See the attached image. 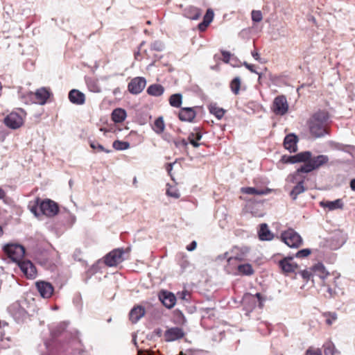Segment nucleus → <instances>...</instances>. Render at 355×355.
Masks as SVG:
<instances>
[{
  "mask_svg": "<svg viewBox=\"0 0 355 355\" xmlns=\"http://www.w3.org/2000/svg\"><path fill=\"white\" fill-rule=\"evenodd\" d=\"M329 119V113L319 110L310 118L308 124L311 135L315 138L324 137L327 134V125Z\"/></svg>",
  "mask_w": 355,
  "mask_h": 355,
  "instance_id": "f257e3e1",
  "label": "nucleus"
},
{
  "mask_svg": "<svg viewBox=\"0 0 355 355\" xmlns=\"http://www.w3.org/2000/svg\"><path fill=\"white\" fill-rule=\"evenodd\" d=\"M329 162V157L327 155H320L313 158L309 159V161L306 163H304L302 166H301L295 172V173L293 175V178H295L296 176L299 175L300 173H309L313 171L315 169L320 168L324 164H327Z\"/></svg>",
  "mask_w": 355,
  "mask_h": 355,
  "instance_id": "f03ea898",
  "label": "nucleus"
},
{
  "mask_svg": "<svg viewBox=\"0 0 355 355\" xmlns=\"http://www.w3.org/2000/svg\"><path fill=\"white\" fill-rule=\"evenodd\" d=\"M248 249L244 248H233L230 252H227L221 255L218 256L217 260H223L226 259L228 266H233L234 267L235 261H243L247 256Z\"/></svg>",
  "mask_w": 355,
  "mask_h": 355,
  "instance_id": "7ed1b4c3",
  "label": "nucleus"
},
{
  "mask_svg": "<svg viewBox=\"0 0 355 355\" xmlns=\"http://www.w3.org/2000/svg\"><path fill=\"white\" fill-rule=\"evenodd\" d=\"M264 299L262 297L259 293L252 295L250 293H245L242 299V304L243 309L246 311V314L250 313L258 304L259 307L263 306Z\"/></svg>",
  "mask_w": 355,
  "mask_h": 355,
  "instance_id": "20e7f679",
  "label": "nucleus"
},
{
  "mask_svg": "<svg viewBox=\"0 0 355 355\" xmlns=\"http://www.w3.org/2000/svg\"><path fill=\"white\" fill-rule=\"evenodd\" d=\"M3 250L7 256L14 262L17 263L21 261L25 254L24 248L17 243L6 244Z\"/></svg>",
  "mask_w": 355,
  "mask_h": 355,
  "instance_id": "39448f33",
  "label": "nucleus"
},
{
  "mask_svg": "<svg viewBox=\"0 0 355 355\" xmlns=\"http://www.w3.org/2000/svg\"><path fill=\"white\" fill-rule=\"evenodd\" d=\"M288 107L286 97L284 95H280L275 98L271 110L275 115L284 116L288 112Z\"/></svg>",
  "mask_w": 355,
  "mask_h": 355,
  "instance_id": "423d86ee",
  "label": "nucleus"
},
{
  "mask_svg": "<svg viewBox=\"0 0 355 355\" xmlns=\"http://www.w3.org/2000/svg\"><path fill=\"white\" fill-rule=\"evenodd\" d=\"M282 241L291 248H298L302 243V239L293 230L290 229L282 234Z\"/></svg>",
  "mask_w": 355,
  "mask_h": 355,
  "instance_id": "0eeeda50",
  "label": "nucleus"
},
{
  "mask_svg": "<svg viewBox=\"0 0 355 355\" xmlns=\"http://www.w3.org/2000/svg\"><path fill=\"white\" fill-rule=\"evenodd\" d=\"M59 211L58 205L53 200L47 199L41 201L40 204V211L42 214L49 217L55 216Z\"/></svg>",
  "mask_w": 355,
  "mask_h": 355,
  "instance_id": "6e6552de",
  "label": "nucleus"
},
{
  "mask_svg": "<svg viewBox=\"0 0 355 355\" xmlns=\"http://www.w3.org/2000/svg\"><path fill=\"white\" fill-rule=\"evenodd\" d=\"M123 250L122 249H115L108 253L105 257V263L110 267L115 266L123 261Z\"/></svg>",
  "mask_w": 355,
  "mask_h": 355,
  "instance_id": "1a4fd4ad",
  "label": "nucleus"
},
{
  "mask_svg": "<svg viewBox=\"0 0 355 355\" xmlns=\"http://www.w3.org/2000/svg\"><path fill=\"white\" fill-rule=\"evenodd\" d=\"M146 85V80L144 77H135L128 83V89L132 94H140Z\"/></svg>",
  "mask_w": 355,
  "mask_h": 355,
  "instance_id": "9d476101",
  "label": "nucleus"
},
{
  "mask_svg": "<svg viewBox=\"0 0 355 355\" xmlns=\"http://www.w3.org/2000/svg\"><path fill=\"white\" fill-rule=\"evenodd\" d=\"M4 123L10 128L17 129L23 124V119L19 114L11 112L4 119Z\"/></svg>",
  "mask_w": 355,
  "mask_h": 355,
  "instance_id": "9b49d317",
  "label": "nucleus"
},
{
  "mask_svg": "<svg viewBox=\"0 0 355 355\" xmlns=\"http://www.w3.org/2000/svg\"><path fill=\"white\" fill-rule=\"evenodd\" d=\"M279 266L286 274L295 272L297 268V264L294 261L293 258L291 257H286L279 261Z\"/></svg>",
  "mask_w": 355,
  "mask_h": 355,
  "instance_id": "f8f14e48",
  "label": "nucleus"
},
{
  "mask_svg": "<svg viewBox=\"0 0 355 355\" xmlns=\"http://www.w3.org/2000/svg\"><path fill=\"white\" fill-rule=\"evenodd\" d=\"M18 265L23 273L30 279H34L36 277L37 270L33 263L30 261H19Z\"/></svg>",
  "mask_w": 355,
  "mask_h": 355,
  "instance_id": "ddd939ff",
  "label": "nucleus"
},
{
  "mask_svg": "<svg viewBox=\"0 0 355 355\" xmlns=\"http://www.w3.org/2000/svg\"><path fill=\"white\" fill-rule=\"evenodd\" d=\"M36 287L40 295L44 298H49L54 291L51 284L46 282H37Z\"/></svg>",
  "mask_w": 355,
  "mask_h": 355,
  "instance_id": "4468645a",
  "label": "nucleus"
},
{
  "mask_svg": "<svg viewBox=\"0 0 355 355\" xmlns=\"http://www.w3.org/2000/svg\"><path fill=\"white\" fill-rule=\"evenodd\" d=\"M184 336L182 329L180 327H172L167 329L164 333V339L166 342H172L182 338Z\"/></svg>",
  "mask_w": 355,
  "mask_h": 355,
  "instance_id": "2eb2a0df",
  "label": "nucleus"
},
{
  "mask_svg": "<svg viewBox=\"0 0 355 355\" xmlns=\"http://www.w3.org/2000/svg\"><path fill=\"white\" fill-rule=\"evenodd\" d=\"M159 298L164 306L168 309L173 308L176 302V297L173 293L169 291H163L160 292Z\"/></svg>",
  "mask_w": 355,
  "mask_h": 355,
  "instance_id": "dca6fc26",
  "label": "nucleus"
},
{
  "mask_svg": "<svg viewBox=\"0 0 355 355\" xmlns=\"http://www.w3.org/2000/svg\"><path fill=\"white\" fill-rule=\"evenodd\" d=\"M68 98L71 103L77 105H83L86 100L85 94L76 89H73L69 92Z\"/></svg>",
  "mask_w": 355,
  "mask_h": 355,
  "instance_id": "f3484780",
  "label": "nucleus"
},
{
  "mask_svg": "<svg viewBox=\"0 0 355 355\" xmlns=\"http://www.w3.org/2000/svg\"><path fill=\"white\" fill-rule=\"evenodd\" d=\"M320 206L324 209H327L328 211H334L336 209H343L344 207V202L342 199H336L333 201L322 200L320 202Z\"/></svg>",
  "mask_w": 355,
  "mask_h": 355,
  "instance_id": "a211bd4d",
  "label": "nucleus"
},
{
  "mask_svg": "<svg viewBox=\"0 0 355 355\" xmlns=\"http://www.w3.org/2000/svg\"><path fill=\"white\" fill-rule=\"evenodd\" d=\"M35 94V103L44 105L48 98L50 97L51 93L49 89L45 87H41L36 90Z\"/></svg>",
  "mask_w": 355,
  "mask_h": 355,
  "instance_id": "6ab92c4d",
  "label": "nucleus"
},
{
  "mask_svg": "<svg viewBox=\"0 0 355 355\" xmlns=\"http://www.w3.org/2000/svg\"><path fill=\"white\" fill-rule=\"evenodd\" d=\"M297 137L294 134L286 135L284 140L285 148L291 153H294L297 150Z\"/></svg>",
  "mask_w": 355,
  "mask_h": 355,
  "instance_id": "aec40b11",
  "label": "nucleus"
},
{
  "mask_svg": "<svg viewBox=\"0 0 355 355\" xmlns=\"http://www.w3.org/2000/svg\"><path fill=\"white\" fill-rule=\"evenodd\" d=\"M196 113L192 107H182L179 112V119L182 121L191 122L196 117Z\"/></svg>",
  "mask_w": 355,
  "mask_h": 355,
  "instance_id": "412c9836",
  "label": "nucleus"
},
{
  "mask_svg": "<svg viewBox=\"0 0 355 355\" xmlns=\"http://www.w3.org/2000/svg\"><path fill=\"white\" fill-rule=\"evenodd\" d=\"M145 315V309L142 306L132 308L129 313L130 320L132 323H137Z\"/></svg>",
  "mask_w": 355,
  "mask_h": 355,
  "instance_id": "4be33fe9",
  "label": "nucleus"
},
{
  "mask_svg": "<svg viewBox=\"0 0 355 355\" xmlns=\"http://www.w3.org/2000/svg\"><path fill=\"white\" fill-rule=\"evenodd\" d=\"M241 191L243 193L248 195L264 196L270 193L272 191V189L269 188L259 189L254 187H242L241 189Z\"/></svg>",
  "mask_w": 355,
  "mask_h": 355,
  "instance_id": "5701e85b",
  "label": "nucleus"
},
{
  "mask_svg": "<svg viewBox=\"0 0 355 355\" xmlns=\"http://www.w3.org/2000/svg\"><path fill=\"white\" fill-rule=\"evenodd\" d=\"M313 270V278L318 277L320 279L324 280L329 273L326 270L322 263H318L312 268Z\"/></svg>",
  "mask_w": 355,
  "mask_h": 355,
  "instance_id": "b1692460",
  "label": "nucleus"
},
{
  "mask_svg": "<svg viewBox=\"0 0 355 355\" xmlns=\"http://www.w3.org/2000/svg\"><path fill=\"white\" fill-rule=\"evenodd\" d=\"M259 237L261 241H271L273 239V234L268 229L267 224H261L259 231Z\"/></svg>",
  "mask_w": 355,
  "mask_h": 355,
  "instance_id": "393cba45",
  "label": "nucleus"
},
{
  "mask_svg": "<svg viewBox=\"0 0 355 355\" xmlns=\"http://www.w3.org/2000/svg\"><path fill=\"white\" fill-rule=\"evenodd\" d=\"M126 112L121 108H116L112 113V119L115 123H121L126 118Z\"/></svg>",
  "mask_w": 355,
  "mask_h": 355,
  "instance_id": "a878e982",
  "label": "nucleus"
},
{
  "mask_svg": "<svg viewBox=\"0 0 355 355\" xmlns=\"http://www.w3.org/2000/svg\"><path fill=\"white\" fill-rule=\"evenodd\" d=\"M164 88L159 84L150 85L147 89V93L153 96H160L164 94Z\"/></svg>",
  "mask_w": 355,
  "mask_h": 355,
  "instance_id": "bb28decb",
  "label": "nucleus"
},
{
  "mask_svg": "<svg viewBox=\"0 0 355 355\" xmlns=\"http://www.w3.org/2000/svg\"><path fill=\"white\" fill-rule=\"evenodd\" d=\"M305 191L304 186V180H300L297 184L293 187L290 193V196L293 200H295L298 195Z\"/></svg>",
  "mask_w": 355,
  "mask_h": 355,
  "instance_id": "cd10ccee",
  "label": "nucleus"
},
{
  "mask_svg": "<svg viewBox=\"0 0 355 355\" xmlns=\"http://www.w3.org/2000/svg\"><path fill=\"white\" fill-rule=\"evenodd\" d=\"M168 101L171 106L179 108L182 103V95L180 93L172 94Z\"/></svg>",
  "mask_w": 355,
  "mask_h": 355,
  "instance_id": "c85d7f7f",
  "label": "nucleus"
},
{
  "mask_svg": "<svg viewBox=\"0 0 355 355\" xmlns=\"http://www.w3.org/2000/svg\"><path fill=\"white\" fill-rule=\"evenodd\" d=\"M209 112L214 114L218 119H221L225 114V110L219 107L216 104H211L209 106Z\"/></svg>",
  "mask_w": 355,
  "mask_h": 355,
  "instance_id": "c756f323",
  "label": "nucleus"
},
{
  "mask_svg": "<svg viewBox=\"0 0 355 355\" xmlns=\"http://www.w3.org/2000/svg\"><path fill=\"white\" fill-rule=\"evenodd\" d=\"M311 155H312V154L310 151H304V152H301V153H299L293 155V158L295 159V161H297V162L306 163L311 159Z\"/></svg>",
  "mask_w": 355,
  "mask_h": 355,
  "instance_id": "7c9ffc66",
  "label": "nucleus"
},
{
  "mask_svg": "<svg viewBox=\"0 0 355 355\" xmlns=\"http://www.w3.org/2000/svg\"><path fill=\"white\" fill-rule=\"evenodd\" d=\"M19 97L26 104L31 103H35V94L31 92H26V93H22L20 91L18 92Z\"/></svg>",
  "mask_w": 355,
  "mask_h": 355,
  "instance_id": "2f4dec72",
  "label": "nucleus"
},
{
  "mask_svg": "<svg viewBox=\"0 0 355 355\" xmlns=\"http://www.w3.org/2000/svg\"><path fill=\"white\" fill-rule=\"evenodd\" d=\"M201 11L200 9L196 7H190L186 11V16L193 20L198 19L201 15Z\"/></svg>",
  "mask_w": 355,
  "mask_h": 355,
  "instance_id": "473e14b6",
  "label": "nucleus"
},
{
  "mask_svg": "<svg viewBox=\"0 0 355 355\" xmlns=\"http://www.w3.org/2000/svg\"><path fill=\"white\" fill-rule=\"evenodd\" d=\"M237 269L240 274L245 275H251L254 272V270L250 263L239 265Z\"/></svg>",
  "mask_w": 355,
  "mask_h": 355,
  "instance_id": "72a5a7b5",
  "label": "nucleus"
},
{
  "mask_svg": "<svg viewBox=\"0 0 355 355\" xmlns=\"http://www.w3.org/2000/svg\"><path fill=\"white\" fill-rule=\"evenodd\" d=\"M40 200L39 198H37L34 202H30L28 204V209L31 213H33L35 216H39L41 212H39L40 210Z\"/></svg>",
  "mask_w": 355,
  "mask_h": 355,
  "instance_id": "f704fd0d",
  "label": "nucleus"
},
{
  "mask_svg": "<svg viewBox=\"0 0 355 355\" xmlns=\"http://www.w3.org/2000/svg\"><path fill=\"white\" fill-rule=\"evenodd\" d=\"M322 347L324 349V355H334L335 354L336 347H335L334 344L331 341L329 340V341L325 342L323 344Z\"/></svg>",
  "mask_w": 355,
  "mask_h": 355,
  "instance_id": "c9c22d12",
  "label": "nucleus"
},
{
  "mask_svg": "<svg viewBox=\"0 0 355 355\" xmlns=\"http://www.w3.org/2000/svg\"><path fill=\"white\" fill-rule=\"evenodd\" d=\"M165 128L164 122L162 117L157 118L155 122L153 125V130L157 133L161 134L163 132Z\"/></svg>",
  "mask_w": 355,
  "mask_h": 355,
  "instance_id": "e433bc0d",
  "label": "nucleus"
},
{
  "mask_svg": "<svg viewBox=\"0 0 355 355\" xmlns=\"http://www.w3.org/2000/svg\"><path fill=\"white\" fill-rule=\"evenodd\" d=\"M130 143L120 140H116L113 142L112 146L116 150H124L130 148Z\"/></svg>",
  "mask_w": 355,
  "mask_h": 355,
  "instance_id": "4c0bfd02",
  "label": "nucleus"
},
{
  "mask_svg": "<svg viewBox=\"0 0 355 355\" xmlns=\"http://www.w3.org/2000/svg\"><path fill=\"white\" fill-rule=\"evenodd\" d=\"M241 87V79L239 77L234 78L231 83H230V88L232 92L234 94H238L240 90Z\"/></svg>",
  "mask_w": 355,
  "mask_h": 355,
  "instance_id": "58836bf2",
  "label": "nucleus"
},
{
  "mask_svg": "<svg viewBox=\"0 0 355 355\" xmlns=\"http://www.w3.org/2000/svg\"><path fill=\"white\" fill-rule=\"evenodd\" d=\"M89 145L93 150H96L97 152H104L106 153H110L111 152L110 150L106 149L103 146L95 141H90Z\"/></svg>",
  "mask_w": 355,
  "mask_h": 355,
  "instance_id": "ea45409f",
  "label": "nucleus"
},
{
  "mask_svg": "<svg viewBox=\"0 0 355 355\" xmlns=\"http://www.w3.org/2000/svg\"><path fill=\"white\" fill-rule=\"evenodd\" d=\"M167 186L166 195L174 198H178L180 197L178 189L175 187L170 186L168 184Z\"/></svg>",
  "mask_w": 355,
  "mask_h": 355,
  "instance_id": "a19ab883",
  "label": "nucleus"
},
{
  "mask_svg": "<svg viewBox=\"0 0 355 355\" xmlns=\"http://www.w3.org/2000/svg\"><path fill=\"white\" fill-rule=\"evenodd\" d=\"M324 316L326 318L325 322L328 325H331L337 320V315L335 313H328Z\"/></svg>",
  "mask_w": 355,
  "mask_h": 355,
  "instance_id": "79ce46f5",
  "label": "nucleus"
},
{
  "mask_svg": "<svg viewBox=\"0 0 355 355\" xmlns=\"http://www.w3.org/2000/svg\"><path fill=\"white\" fill-rule=\"evenodd\" d=\"M214 18V12L211 9H208L205 15L204 16L203 21L204 24L207 25H209V24L212 21Z\"/></svg>",
  "mask_w": 355,
  "mask_h": 355,
  "instance_id": "37998d69",
  "label": "nucleus"
},
{
  "mask_svg": "<svg viewBox=\"0 0 355 355\" xmlns=\"http://www.w3.org/2000/svg\"><path fill=\"white\" fill-rule=\"evenodd\" d=\"M164 49V44L160 41H155L151 44V49L162 51Z\"/></svg>",
  "mask_w": 355,
  "mask_h": 355,
  "instance_id": "c03bdc74",
  "label": "nucleus"
},
{
  "mask_svg": "<svg viewBox=\"0 0 355 355\" xmlns=\"http://www.w3.org/2000/svg\"><path fill=\"white\" fill-rule=\"evenodd\" d=\"M252 19L254 22H259L262 20V14L259 10H252Z\"/></svg>",
  "mask_w": 355,
  "mask_h": 355,
  "instance_id": "a18cd8bd",
  "label": "nucleus"
},
{
  "mask_svg": "<svg viewBox=\"0 0 355 355\" xmlns=\"http://www.w3.org/2000/svg\"><path fill=\"white\" fill-rule=\"evenodd\" d=\"M306 355H322V353L320 348H314L311 347L306 351Z\"/></svg>",
  "mask_w": 355,
  "mask_h": 355,
  "instance_id": "49530a36",
  "label": "nucleus"
},
{
  "mask_svg": "<svg viewBox=\"0 0 355 355\" xmlns=\"http://www.w3.org/2000/svg\"><path fill=\"white\" fill-rule=\"evenodd\" d=\"M329 146L333 149L345 151V146L342 144L331 141L329 142Z\"/></svg>",
  "mask_w": 355,
  "mask_h": 355,
  "instance_id": "de8ad7c7",
  "label": "nucleus"
},
{
  "mask_svg": "<svg viewBox=\"0 0 355 355\" xmlns=\"http://www.w3.org/2000/svg\"><path fill=\"white\" fill-rule=\"evenodd\" d=\"M174 144L177 148H186L188 146V142L184 139H176L174 141Z\"/></svg>",
  "mask_w": 355,
  "mask_h": 355,
  "instance_id": "09e8293b",
  "label": "nucleus"
},
{
  "mask_svg": "<svg viewBox=\"0 0 355 355\" xmlns=\"http://www.w3.org/2000/svg\"><path fill=\"white\" fill-rule=\"evenodd\" d=\"M310 253H311V251L309 249H303V250H299L296 253L295 257H306L308 255H309Z\"/></svg>",
  "mask_w": 355,
  "mask_h": 355,
  "instance_id": "8fccbe9b",
  "label": "nucleus"
},
{
  "mask_svg": "<svg viewBox=\"0 0 355 355\" xmlns=\"http://www.w3.org/2000/svg\"><path fill=\"white\" fill-rule=\"evenodd\" d=\"M189 135H193V136L192 139L196 141H199L202 138V133L199 131L198 129H195Z\"/></svg>",
  "mask_w": 355,
  "mask_h": 355,
  "instance_id": "3c124183",
  "label": "nucleus"
},
{
  "mask_svg": "<svg viewBox=\"0 0 355 355\" xmlns=\"http://www.w3.org/2000/svg\"><path fill=\"white\" fill-rule=\"evenodd\" d=\"M293 157V155L288 156V157L284 156V157H282V161L284 163H291V164L297 163V161H295V159H294Z\"/></svg>",
  "mask_w": 355,
  "mask_h": 355,
  "instance_id": "603ef678",
  "label": "nucleus"
},
{
  "mask_svg": "<svg viewBox=\"0 0 355 355\" xmlns=\"http://www.w3.org/2000/svg\"><path fill=\"white\" fill-rule=\"evenodd\" d=\"M222 55L223 62L228 63L230 60L231 53L228 51H222Z\"/></svg>",
  "mask_w": 355,
  "mask_h": 355,
  "instance_id": "864d4df0",
  "label": "nucleus"
},
{
  "mask_svg": "<svg viewBox=\"0 0 355 355\" xmlns=\"http://www.w3.org/2000/svg\"><path fill=\"white\" fill-rule=\"evenodd\" d=\"M302 276L305 279H310L311 277H313V271L304 270L302 272Z\"/></svg>",
  "mask_w": 355,
  "mask_h": 355,
  "instance_id": "5fc2aeb1",
  "label": "nucleus"
},
{
  "mask_svg": "<svg viewBox=\"0 0 355 355\" xmlns=\"http://www.w3.org/2000/svg\"><path fill=\"white\" fill-rule=\"evenodd\" d=\"M193 135H189L188 139H189V142H190V144H191L193 147H195V148H198V147H199L200 144L198 142V141L193 140V139H192V138H193Z\"/></svg>",
  "mask_w": 355,
  "mask_h": 355,
  "instance_id": "6e6d98bb",
  "label": "nucleus"
},
{
  "mask_svg": "<svg viewBox=\"0 0 355 355\" xmlns=\"http://www.w3.org/2000/svg\"><path fill=\"white\" fill-rule=\"evenodd\" d=\"M178 295L179 298H180L182 300H187V297L189 295V293L187 291H183L182 292H179L178 293Z\"/></svg>",
  "mask_w": 355,
  "mask_h": 355,
  "instance_id": "4d7b16f0",
  "label": "nucleus"
},
{
  "mask_svg": "<svg viewBox=\"0 0 355 355\" xmlns=\"http://www.w3.org/2000/svg\"><path fill=\"white\" fill-rule=\"evenodd\" d=\"M243 65L251 72L258 74V72L254 69V67L252 64H248L246 62H243Z\"/></svg>",
  "mask_w": 355,
  "mask_h": 355,
  "instance_id": "13d9d810",
  "label": "nucleus"
},
{
  "mask_svg": "<svg viewBox=\"0 0 355 355\" xmlns=\"http://www.w3.org/2000/svg\"><path fill=\"white\" fill-rule=\"evenodd\" d=\"M324 286H327V293H328L327 296L329 297H333L335 295V291H334V289H332L329 285H326L324 283Z\"/></svg>",
  "mask_w": 355,
  "mask_h": 355,
  "instance_id": "bf43d9fd",
  "label": "nucleus"
},
{
  "mask_svg": "<svg viewBox=\"0 0 355 355\" xmlns=\"http://www.w3.org/2000/svg\"><path fill=\"white\" fill-rule=\"evenodd\" d=\"M197 243L195 241H193L189 245L187 246V250L188 251H193L196 248Z\"/></svg>",
  "mask_w": 355,
  "mask_h": 355,
  "instance_id": "052dcab7",
  "label": "nucleus"
},
{
  "mask_svg": "<svg viewBox=\"0 0 355 355\" xmlns=\"http://www.w3.org/2000/svg\"><path fill=\"white\" fill-rule=\"evenodd\" d=\"M138 355H155V354L148 350H139Z\"/></svg>",
  "mask_w": 355,
  "mask_h": 355,
  "instance_id": "680f3d73",
  "label": "nucleus"
},
{
  "mask_svg": "<svg viewBox=\"0 0 355 355\" xmlns=\"http://www.w3.org/2000/svg\"><path fill=\"white\" fill-rule=\"evenodd\" d=\"M252 56L254 58V60L259 61L260 60V55L259 53L257 51H252L251 53Z\"/></svg>",
  "mask_w": 355,
  "mask_h": 355,
  "instance_id": "e2e57ef3",
  "label": "nucleus"
},
{
  "mask_svg": "<svg viewBox=\"0 0 355 355\" xmlns=\"http://www.w3.org/2000/svg\"><path fill=\"white\" fill-rule=\"evenodd\" d=\"M173 163H168L166 164V169L168 173L173 170Z\"/></svg>",
  "mask_w": 355,
  "mask_h": 355,
  "instance_id": "0e129e2a",
  "label": "nucleus"
},
{
  "mask_svg": "<svg viewBox=\"0 0 355 355\" xmlns=\"http://www.w3.org/2000/svg\"><path fill=\"white\" fill-rule=\"evenodd\" d=\"M208 26H209V25L205 24H204V21H202V22H201L200 24H199V25H198V28H199L200 31H204V30H205V28H206Z\"/></svg>",
  "mask_w": 355,
  "mask_h": 355,
  "instance_id": "69168bd1",
  "label": "nucleus"
},
{
  "mask_svg": "<svg viewBox=\"0 0 355 355\" xmlns=\"http://www.w3.org/2000/svg\"><path fill=\"white\" fill-rule=\"evenodd\" d=\"M350 187L353 191H355V179L351 180Z\"/></svg>",
  "mask_w": 355,
  "mask_h": 355,
  "instance_id": "338daca9",
  "label": "nucleus"
},
{
  "mask_svg": "<svg viewBox=\"0 0 355 355\" xmlns=\"http://www.w3.org/2000/svg\"><path fill=\"white\" fill-rule=\"evenodd\" d=\"M5 196H6L5 191H3V189L0 188V199H3Z\"/></svg>",
  "mask_w": 355,
  "mask_h": 355,
  "instance_id": "774afa93",
  "label": "nucleus"
}]
</instances>
